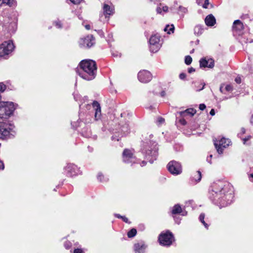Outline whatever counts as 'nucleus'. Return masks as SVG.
Masks as SVG:
<instances>
[{
	"label": "nucleus",
	"instance_id": "obj_35",
	"mask_svg": "<svg viewBox=\"0 0 253 253\" xmlns=\"http://www.w3.org/2000/svg\"><path fill=\"white\" fill-rule=\"evenodd\" d=\"M251 136L249 135L247 137L243 138V141L244 144H245L247 141H248L249 140H250L251 139Z\"/></svg>",
	"mask_w": 253,
	"mask_h": 253
},
{
	"label": "nucleus",
	"instance_id": "obj_61",
	"mask_svg": "<svg viewBox=\"0 0 253 253\" xmlns=\"http://www.w3.org/2000/svg\"><path fill=\"white\" fill-rule=\"evenodd\" d=\"M142 164H143V166H144L146 164V162L145 161H143Z\"/></svg>",
	"mask_w": 253,
	"mask_h": 253
},
{
	"label": "nucleus",
	"instance_id": "obj_16",
	"mask_svg": "<svg viewBox=\"0 0 253 253\" xmlns=\"http://www.w3.org/2000/svg\"><path fill=\"white\" fill-rule=\"evenodd\" d=\"M92 107L95 111L94 119L97 121L100 119L101 115L100 105L97 101H94L92 103Z\"/></svg>",
	"mask_w": 253,
	"mask_h": 253
},
{
	"label": "nucleus",
	"instance_id": "obj_6",
	"mask_svg": "<svg viewBox=\"0 0 253 253\" xmlns=\"http://www.w3.org/2000/svg\"><path fill=\"white\" fill-rule=\"evenodd\" d=\"M172 234L169 231L162 232L159 237V241L161 245L169 246L172 244Z\"/></svg>",
	"mask_w": 253,
	"mask_h": 253
},
{
	"label": "nucleus",
	"instance_id": "obj_53",
	"mask_svg": "<svg viewBox=\"0 0 253 253\" xmlns=\"http://www.w3.org/2000/svg\"><path fill=\"white\" fill-rule=\"evenodd\" d=\"M241 133L242 134H244V133H245V132H246V129H245V128H244V127H242V128H241Z\"/></svg>",
	"mask_w": 253,
	"mask_h": 253
},
{
	"label": "nucleus",
	"instance_id": "obj_38",
	"mask_svg": "<svg viewBox=\"0 0 253 253\" xmlns=\"http://www.w3.org/2000/svg\"><path fill=\"white\" fill-rule=\"evenodd\" d=\"M206 107V106L204 104H201L199 105V109L201 110H204V109H205Z\"/></svg>",
	"mask_w": 253,
	"mask_h": 253
},
{
	"label": "nucleus",
	"instance_id": "obj_20",
	"mask_svg": "<svg viewBox=\"0 0 253 253\" xmlns=\"http://www.w3.org/2000/svg\"><path fill=\"white\" fill-rule=\"evenodd\" d=\"M233 29L237 31H241L243 29V24L239 20H236L233 23Z\"/></svg>",
	"mask_w": 253,
	"mask_h": 253
},
{
	"label": "nucleus",
	"instance_id": "obj_62",
	"mask_svg": "<svg viewBox=\"0 0 253 253\" xmlns=\"http://www.w3.org/2000/svg\"><path fill=\"white\" fill-rule=\"evenodd\" d=\"M171 213L174 214V208L171 210Z\"/></svg>",
	"mask_w": 253,
	"mask_h": 253
},
{
	"label": "nucleus",
	"instance_id": "obj_31",
	"mask_svg": "<svg viewBox=\"0 0 253 253\" xmlns=\"http://www.w3.org/2000/svg\"><path fill=\"white\" fill-rule=\"evenodd\" d=\"M157 125L160 126L163 124L165 123V119L161 117H159L156 122Z\"/></svg>",
	"mask_w": 253,
	"mask_h": 253
},
{
	"label": "nucleus",
	"instance_id": "obj_23",
	"mask_svg": "<svg viewBox=\"0 0 253 253\" xmlns=\"http://www.w3.org/2000/svg\"><path fill=\"white\" fill-rule=\"evenodd\" d=\"M182 169L181 164L175 162V175H178L182 173Z\"/></svg>",
	"mask_w": 253,
	"mask_h": 253
},
{
	"label": "nucleus",
	"instance_id": "obj_64",
	"mask_svg": "<svg viewBox=\"0 0 253 253\" xmlns=\"http://www.w3.org/2000/svg\"><path fill=\"white\" fill-rule=\"evenodd\" d=\"M212 155H211L210 156V157H209L210 159H211V158H212Z\"/></svg>",
	"mask_w": 253,
	"mask_h": 253
},
{
	"label": "nucleus",
	"instance_id": "obj_46",
	"mask_svg": "<svg viewBox=\"0 0 253 253\" xmlns=\"http://www.w3.org/2000/svg\"><path fill=\"white\" fill-rule=\"evenodd\" d=\"M64 246H65V247L67 249H69L70 248V243H68V242L65 243V244H64Z\"/></svg>",
	"mask_w": 253,
	"mask_h": 253
},
{
	"label": "nucleus",
	"instance_id": "obj_19",
	"mask_svg": "<svg viewBox=\"0 0 253 253\" xmlns=\"http://www.w3.org/2000/svg\"><path fill=\"white\" fill-rule=\"evenodd\" d=\"M187 11V9L186 7L179 6L176 12V13L178 16L179 19H182L184 17V14H186Z\"/></svg>",
	"mask_w": 253,
	"mask_h": 253
},
{
	"label": "nucleus",
	"instance_id": "obj_1",
	"mask_svg": "<svg viewBox=\"0 0 253 253\" xmlns=\"http://www.w3.org/2000/svg\"><path fill=\"white\" fill-rule=\"evenodd\" d=\"M229 185L228 184L222 187L219 190L215 185L214 189L209 192V198L214 201L215 204H219L221 207H225L230 204L233 198V194L232 190H229Z\"/></svg>",
	"mask_w": 253,
	"mask_h": 253
},
{
	"label": "nucleus",
	"instance_id": "obj_44",
	"mask_svg": "<svg viewBox=\"0 0 253 253\" xmlns=\"http://www.w3.org/2000/svg\"><path fill=\"white\" fill-rule=\"evenodd\" d=\"M235 81L237 84H240L241 83V79L240 77H237Z\"/></svg>",
	"mask_w": 253,
	"mask_h": 253
},
{
	"label": "nucleus",
	"instance_id": "obj_15",
	"mask_svg": "<svg viewBox=\"0 0 253 253\" xmlns=\"http://www.w3.org/2000/svg\"><path fill=\"white\" fill-rule=\"evenodd\" d=\"M67 171V174L70 176L77 175L79 172V169L77 167L72 164H68L66 167Z\"/></svg>",
	"mask_w": 253,
	"mask_h": 253
},
{
	"label": "nucleus",
	"instance_id": "obj_37",
	"mask_svg": "<svg viewBox=\"0 0 253 253\" xmlns=\"http://www.w3.org/2000/svg\"><path fill=\"white\" fill-rule=\"evenodd\" d=\"M5 88V85L2 83H0V90L3 91Z\"/></svg>",
	"mask_w": 253,
	"mask_h": 253
},
{
	"label": "nucleus",
	"instance_id": "obj_42",
	"mask_svg": "<svg viewBox=\"0 0 253 253\" xmlns=\"http://www.w3.org/2000/svg\"><path fill=\"white\" fill-rule=\"evenodd\" d=\"M4 168V164L2 161L0 160V169L3 170Z\"/></svg>",
	"mask_w": 253,
	"mask_h": 253
},
{
	"label": "nucleus",
	"instance_id": "obj_3",
	"mask_svg": "<svg viewBox=\"0 0 253 253\" xmlns=\"http://www.w3.org/2000/svg\"><path fill=\"white\" fill-rule=\"evenodd\" d=\"M15 110L14 105L11 102H0V116L8 119Z\"/></svg>",
	"mask_w": 253,
	"mask_h": 253
},
{
	"label": "nucleus",
	"instance_id": "obj_30",
	"mask_svg": "<svg viewBox=\"0 0 253 253\" xmlns=\"http://www.w3.org/2000/svg\"><path fill=\"white\" fill-rule=\"evenodd\" d=\"M137 231L134 228L131 229L130 231H129L127 233V236L129 238H132L135 236L136 234Z\"/></svg>",
	"mask_w": 253,
	"mask_h": 253
},
{
	"label": "nucleus",
	"instance_id": "obj_55",
	"mask_svg": "<svg viewBox=\"0 0 253 253\" xmlns=\"http://www.w3.org/2000/svg\"><path fill=\"white\" fill-rule=\"evenodd\" d=\"M85 28L86 30H89L90 29V26L89 25H86L85 26Z\"/></svg>",
	"mask_w": 253,
	"mask_h": 253
},
{
	"label": "nucleus",
	"instance_id": "obj_12",
	"mask_svg": "<svg viewBox=\"0 0 253 253\" xmlns=\"http://www.w3.org/2000/svg\"><path fill=\"white\" fill-rule=\"evenodd\" d=\"M214 66V62L211 58H203L200 60V66L201 68L208 67L212 68Z\"/></svg>",
	"mask_w": 253,
	"mask_h": 253
},
{
	"label": "nucleus",
	"instance_id": "obj_4",
	"mask_svg": "<svg viewBox=\"0 0 253 253\" xmlns=\"http://www.w3.org/2000/svg\"><path fill=\"white\" fill-rule=\"evenodd\" d=\"M160 36L158 34L152 35L150 40V49L152 52H157L160 48L162 43L161 42Z\"/></svg>",
	"mask_w": 253,
	"mask_h": 253
},
{
	"label": "nucleus",
	"instance_id": "obj_17",
	"mask_svg": "<svg viewBox=\"0 0 253 253\" xmlns=\"http://www.w3.org/2000/svg\"><path fill=\"white\" fill-rule=\"evenodd\" d=\"M146 248V245L143 242L137 243L134 245L135 253H144Z\"/></svg>",
	"mask_w": 253,
	"mask_h": 253
},
{
	"label": "nucleus",
	"instance_id": "obj_33",
	"mask_svg": "<svg viewBox=\"0 0 253 253\" xmlns=\"http://www.w3.org/2000/svg\"><path fill=\"white\" fill-rule=\"evenodd\" d=\"M209 4V0H205L204 3L203 5V7L207 8L208 5Z\"/></svg>",
	"mask_w": 253,
	"mask_h": 253
},
{
	"label": "nucleus",
	"instance_id": "obj_28",
	"mask_svg": "<svg viewBox=\"0 0 253 253\" xmlns=\"http://www.w3.org/2000/svg\"><path fill=\"white\" fill-rule=\"evenodd\" d=\"M205 215L204 213H201L200 215V216H199V220H200V221L203 224V225L205 226V227L206 228H208V227H209V225L207 223H206L205 222V221H204V218H205Z\"/></svg>",
	"mask_w": 253,
	"mask_h": 253
},
{
	"label": "nucleus",
	"instance_id": "obj_13",
	"mask_svg": "<svg viewBox=\"0 0 253 253\" xmlns=\"http://www.w3.org/2000/svg\"><path fill=\"white\" fill-rule=\"evenodd\" d=\"M11 128L9 125L6 124H2L0 126V138L4 139L8 136Z\"/></svg>",
	"mask_w": 253,
	"mask_h": 253
},
{
	"label": "nucleus",
	"instance_id": "obj_29",
	"mask_svg": "<svg viewBox=\"0 0 253 253\" xmlns=\"http://www.w3.org/2000/svg\"><path fill=\"white\" fill-rule=\"evenodd\" d=\"M2 2L9 5V6H14L16 3L15 0H2Z\"/></svg>",
	"mask_w": 253,
	"mask_h": 253
},
{
	"label": "nucleus",
	"instance_id": "obj_8",
	"mask_svg": "<svg viewBox=\"0 0 253 253\" xmlns=\"http://www.w3.org/2000/svg\"><path fill=\"white\" fill-rule=\"evenodd\" d=\"M230 143V140L225 138L221 139L218 142L217 141H214V145L219 154L222 153L223 150V148L229 146Z\"/></svg>",
	"mask_w": 253,
	"mask_h": 253
},
{
	"label": "nucleus",
	"instance_id": "obj_41",
	"mask_svg": "<svg viewBox=\"0 0 253 253\" xmlns=\"http://www.w3.org/2000/svg\"><path fill=\"white\" fill-rule=\"evenodd\" d=\"M103 177V175L101 173H98L97 176L98 179L100 181H102V178Z\"/></svg>",
	"mask_w": 253,
	"mask_h": 253
},
{
	"label": "nucleus",
	"instance_id": "obj_54",
	"mask_svg": "<svg viewBox=\"0 0 253 253\" xmlns=\"http://www.w3.org/2000/svg\"><path fill=\"white\" fill-rule=\"evenodd\" d=\"M250 180L251 181H253V174H251L250 176Z\"/></svg>",
	"mask_w": 253,
	"mask_h": 253
},
{
	"label": "nucleus",
	"instance_id": "obj_60",
	"mask_svg": "<svg viewBox=\"0 0 253 253\" xmlns=\"http://www.w3.org/2000/svg\"><path fill=\"white\" fill-rule=\"evenodd\" d=\"M207 161L210 163V164H211V160H209V157L207 158Z\"/></svg>",
	"mask_w": 253,
	"mask_h": 253
},
{
	"label": "nucleus",
	"instance_id": "obj_9",
	"mask_svg": "<svg viewBox=\"0 0 253 253\" xmlns=\"http://www.w3.org/2000/svg\"><path fill=\"white\" fill-rule=\"evenodd\" d=\"M138 79L141 83H146L151 81L152 75L147 70H142L138 73Z\"/></svg>",
	"mask_w": 253,
	"mask_h": 253
},
{
	"label": "nucleus",
	"instance_id": "obj_34",
	"mask_svg": "<svg viewBox=\"0 0 253 253\" xmlns=\"http://www.w3.org/2000/svg\"><path fill=\"white\" fill-rule=\"evenodd\" d=\"M186 75L185 73H181L179 77L181 80H184L186 78Z\"/></svg>",
	"mask_w": 253,
	"mask_h": 253
},
{
	"label": "nucleus",
	"instance_id": "obj_49",
	"mask_svg": "<svg viewBox=\"0 0 253 253\" xmlns=\"http://www.w3.org/2000/svg\"><path fill=\"white\" fill-rule=\"evenodd\" d=\"M202 84H203V86H202V88H197V90H196L197 91H201V90H203L204 89V86L205 85V84L204 83Z\"/></svg>",
	"mask_w": 253,
	"mask_h": 253
},
{
	"label": "nucleus",
	"instance_id": "obj_59",
	"mask_svg": "<svg viewBox=\"0 0 253 253\" xmlns=\"http://www.w3.org/2000/svg\"><path fill=\"white\" fill-rule=\"evenodd\" d=\"M250 122H251V123L252 124H253V114L252 115V117H251Z\"/></svg>",
	"mask_w": 253,
	"mask_h": 253
},
{
	"label": "nucleus",
	"instance_id": "obj_2",
	"mask_svg": "<svg viewBox=\"0 0 253 253\" xmlns=\"http://www.w3.org/2000/svg\"><path fill=\"white\" fill-rule=\"evenodd\" d=\"M81 71H77L79 75L87 81L94 79L96 72V65L95 61L92 60H84L80 64Z\"/></svg>",
	"mask_w": 253,
	"mask_h": 253
},
{
	"label": "nucleus",
	"instance_id": "obj_50",
	"mask_svg": "<svg viewBox=\"0 0 253 253\" xmlns=\"http://www.w3.org/2000/svg\"><path fill=\"white\" fill-rule=\"evenodd\" d=\"M180 215L179 214H177V218H176L175 219V221H179V223L180 222V220H181V218L180 217Z\"/></svg>",
	"mask_w": 253,
	"mask_h": 253
},
{
	"label": "nucleus",
	"instance_id": "obj_7",
	"mask_svg": "<svg viewBox=\"0 0 253 253\" xmlns=\"http://www.w3.org/2000/svg\"><path fill=\"white\" fill-rule=\"evenodd\" d=\"M95 43V39L91 35H88L79 41V45L81 47L89 48Z\"/></svg>",
	"mask_w": 253,
	"mask_h": 253
},
{
	"label": "nucleus",
	"instance_id": "obj_32",
	"mask_svg": "<svg viewBox=\"0 0 253 253\" xmlns=\"http://www.w3.org/2000/svg\"><path fill=\"white\" fill-rule=\"evenodd\" d=\"M192 61V57L189 55H187L185 57V63L187 65H190Z\"/></svg>",
	"mask_w": 253,
	"mask_h": 253
},
{
	"label": "nucleus",
	"instance_id": "obj_25",
	"mask_svg": "<svg viewBox=\"0 0 253 253\" xmlns=\"http://www.w3.org/2000/svg\"><path fill=\"white\" fill-rule=\"evenodd\" d=\"M196 113V110L193 108H188L182 113L183 116L189 115L193 116Z\"/></svg>",
	"mask_w": 253,
	"mask_h": 253
},
{
	"label": "nucleus",
	"instance_id": "obj_24",
	"mask_svg": "<svg viewBox=\"0 0 253 253\" xmlns=\"http://www.w3.org/2000/svg\"><path fill=\"white\" fill-rule=\"evenodd\" d=\"M202 178L201 172L200 171H196L193 175L192 180L196 182H199L201 180Z\"/></svg>",
	"mask_w": 253,
	"mask_h": 253
},
{
	"label": "nucleus",
	"instance_id": "obj_43",
	"mask_svg": "<svg viewBox=\"0 0 253 253\" xmlns=\"http://www.w3.org/2000/svg\"><path fill=\"white\" fill-rule=\"evenodd\" d=\"M195 71V70L193 67H190L188 69V72L189 73H192L193 72H194Z\"/></svg>",
	"mask_w": 253,
	"mask_h": 253
},
{
	"label": "nucleus",
	"instance_id": "obj_18",
	"mask_svg": "<svg viewBox=\"0 0 253 253\" xmlns=\"http://www.w3.org/2000/svg\"><path fill=\"white\" fill-rule=\"evenodd\" d=\"M205 21L207 26H212L215 24L216 20L212 14H209L206 17Z\"/></svg>",
	"mask_w": 253,
	"mask_h": 253
},
{
	"label": "nucleus",
	"instance_id": "obj_40",
	"mask_svg": "<svg viewBox=\"0 0 253 253\" xmlns=\"http://www.w3.org/2000/svg\"><path fill=\"white\" fill-rule=\"evenodd\" d=\"M72 3H73L74 4H78L79 3H80V2L82 0H70Z\"/></svg>",
	"mask_w": 253,
	"mask_h": 253
},
{
	"label": "nucleus",
	"instance_id": "obj_36",
	"mask_svg": "<svg viewBox=\"0 0 253 253\" xmlns=\"http://www.w3.org/2000/svg\"><path fill=\"white\" fill-rule=\"evenodd\" d=\"M55 25L58 28H61L62 27V24L60 21L55 22Z\"/></svg>",
	"mask_w": 253,
	"mask_h": 253
},
{
	"label": "nucleus",
	"instance_id": "obj_57",
	"mask_svg": "<svg viewBox=\"0 0 253 253\" xmlns=\"http://www.w3.org/2000/svg\"><path fill=\"white\" fill-rule=\"evenodd\" d=\"M115 216H116L118 218H122V217H123V216H121V215H120V214H115Z\"/></svg>",
	"mask_w": 253,
	"mask_h": 253
},
{
	"label": "nucleus",
	"instance_id": "obj_10",
	"mask_svg": "<svg viewBox=\"0 0 253 253\" xmlns=\"http://www.w3.org/2000/svg\"><path fill=\"white\" fill-rule=\"evenodd\" d=\"M158 148L157 144H155L154 148L151 150H148L146 152V158L149 160L150 163H153L154 161L156 160L158 156Z\"/></svg>",
	"mask_w": 253,
	"mask_h": 253
},
{
	"label": "nucleus",
	"instance_id": "obj_26",
	"mask_svg": "<svg viewBox=\"0 0 253 253\" xmlns=\"http://www.w3.org/2000/svg\"><path fill=\"white\" fill-rule=\"evenodd\" d=\"M164 31L167 32L168 34H170L171 33H174V25L171 24V25H167L165 29H164Z\"/></svg>",
	"mask_w": 253,
	"mask_h": 253
},
{
	"label": "nucleus",
	"instance_id": "obj_51",
	"mask_svg": "<svg viewBox=\"0 0 253 253\" xmlns=\"http://www.w3.org/2000/svg\"><path fill=\"white\" fill-rule=\"evenodd\" d=\"M210 115H211V116H213V115H214V114H215V112H214V109H212L211 110V111H210Z\"/></svg>",
	"mask_w": 253,
	"mask_h": 253
},
{
	"label": "nucleus",
	"instance_id": "obj_47",
	"mask_svg": "<svg viewBox=\"0 0 253 253\" xmlns=\"http://www.w3.org/2000/svg\"><path fill=\"white\" fill-rule=\"evenodd\" d=\"M180 122L183 125H185L186 124V121L184 119L180 120Z\"/></svg>",
	"mask_w": 253,
	"mask_h": 253
},
{
	"label": "nucleus",
	"instance_id": "obj_27",
	"mask_svg": "<svg viewBox=\"0 0 253 253\" xmlns=\"http://www.w3.org/2000/svg\"><path fill=\"white\" fill-rule=\"evenodd\" d=\"M167 169L172 174H174V161H170L167 165Z\"/></svg>",
	"mask_w": 253,
	"mask_h": 253
},
{
	"label": "nucleus",
	"instance_id": "obj_56",
	"mask_svg": "<svg viewBox=\"0 0 253 253\" xmlns=\"http://www.w3.org/2000/svg\"><path fill=\"white\" fill-rule=\"evenodd\" d=\"M157 11L158 13H161V8L160 7H158L157 8Z\"/></svg>",
	"mask_w": 253,
	"mask_h": 253
},
{
	"label": "nucleus",
	"instance_id": "obj_14",
	"mask_svg": "<svg viewBox=\"0 0 253 253\" xmlns=\"http://www.w3.org/2000/svg\"><path fill=\"white\" fill-rule=\"evenodd\" d=\"M187 214V211L185 210V208H182L179 204L175 205V220L177 218V214H179L181 216H186ZM175 223L179 224V221H175Z\"/></svg>",
	"mask_w": 253,
	"mask_h": 253
},
{
	"label": "nucleus",
	"instance_id": "obj_22",
	"mask_svg": "<svg viewBox=\"0 0 253 253\" xmlns=\"http://www.w3.org/2000/svg\"><path fill=\"white\" fill-rule=\"evenodd\" d=\"M103 12L105 15H111L113 13L114 9L111 7L107 4H104L103 6Z\"/></svg>",
	"mask_w": 253,
	"mask_h": 253
},
{
	"label": "nucleus",
	"instance_id": "obj_48",
	"mask_svg": "<svg viewBox=\"0 0 253 253\" xmlns=\"http://www.w3.org/2000/svg\"><path fill=\"white\" fill-rule=\"evenodd\" d=\"M122 219H123V220L124 221H125V222H126V223H127V222H128V219H127L126 217H125V216H123V217H122Z\"/></svg>",
	"mask_w": 253,
	"mask_h": 253
},
{
	"label": "nucleus",
	"instance_id": "obj_63",
	"mask_svg": "<svg viewBox=\"0 0 253 253\" xmlns=\"http://www.w3.org/2000/svg\"><path fill=\"white\" fill-rule=\"evenodd\" d=\"M126 128H127V127H123V131H125V129Z\"/></svg>",
	"mask_w": 253,
	"mask_h": 253
},
{
	"label": "nucleus",
	"instance_id": "obj_45",
	"mask_svg": "<svg viewBox=\"0 0 253 253\" xmlns=\"http://www.w3.org/2000/svg\"><path fill=\"white\" fill-rule=\"evenodd\" d=\"M83 251L81 249H77L74 250V253H82Z\"/></svg>",
	"mask_w": 253,
	"mask_h": 253
},
{
	"label": "nucleus",
	"instance_id": "obj_11",
	"mask_svg": "<svg viewBox=\"0 0 253 253\" xmlns=\"http://www.w3.org/2000/svg\"><path fill=\"white\" fill-rule=\"evenodd\" d=\"M123 161L126 163H134L135 158L133 156L131 150L126 149L123 153Z\"/></svg>",
	"mask_w": 253,
	"mask_h": 253
},
{
	"label": "nucleus",
	"instance_id": "obj_58",
	"mask_svg": "<svg viewBox=\"0 0 253 253\" xmlns=\"http://www.w3.org/2000/svg\"><path fill=\"white\" fill-rule=\"evenodd\" d=\"M165 94H166L165 92L164 91H163L161 93V96L163 97L165 95Z\"/></svg>",
	"mask_w": 253,
	"mask_h": 253
},
{
	"label": "nucleus",
	"instance_id": "obj_39",
	"mask_svg": "<svg viewBox=\"0 0 253 253\" xmlns=\"http://www.w3.org/2000/svg\"><path fill=\"white\" fill-rule=\"evenodd\" d=\"M225 89L227 91H230L232 90V87L230 85H227L225 87Z\"/></svg>",
	"mask_w": 253,
	"mask_h": 253
},
{
	"label": "nucleus",
	"instance_id": "obj_52",
	"mask_svg": "<svg viewBox=\"0 0 253 253\" xmlns=\"http://www.w3.org/2000/svg\"><path fill=\"white\" fill-rule=\"evenodd\" d=\"M163 10L164 12H167L168 10V7L167 6H163Z\"/></svg>",
	"mask_w": 253,
	"mask_h": 253
},
{
	"label": "nucleus",
	"instance_id": "obj_21",
	"mask_svg": "<svg viewBox=\"0 0 253 253\" xmlns=\"http://www.w3.org/2000/svg\"><path fill=\"white\" fill-rule=\"evenodd\" d=\"M204 32L203 26L200 25H196L194 29V32L195 35L199 36L201 35Z\"/></svg>",
	"mask_w": 253,
	"mask_h": 253
},
{
	"label": "nucleus",
	"instance_id": "obj_5",
	"mask_svg": "<svg viewBox=\"0 0 253 253\" xmlns=\"http://www.w3.org/2000/svg\"><path fill=\"white\" fill-rule=\"evenodd\" d=\"M14 45L12 42H4L0 45V57H4L9 54L14 49Z\"/></svg>",
	"mask_w": 253,
	"mask_h": 253
}]
</instances>
